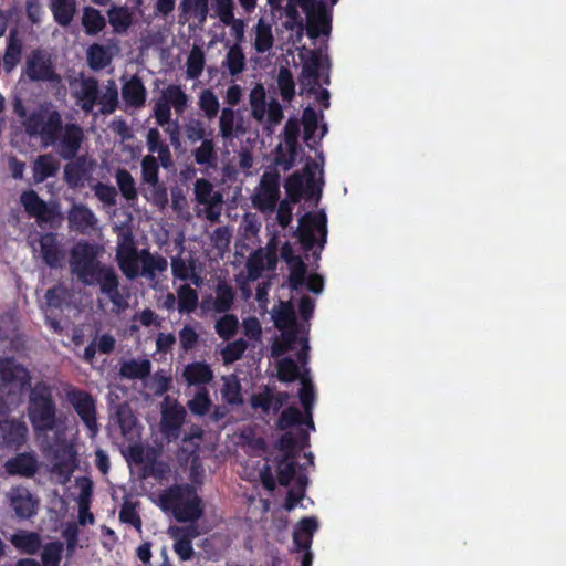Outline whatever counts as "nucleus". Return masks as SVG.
I'll return each instance as SVG.
<instances>
[{"label": "nucleus", "instance_id": "obj_1", "mask_svg": "<svg viewBox=\"0 0 566 566\" xmlns=\"http://www.w3.org/2000/svg\"><path fill=\"white\" fill-rule=\"evenodd\" d=\"M97 245L80 240L70 251L71 272L84 285H98L102 294L106 295L112 304L118 308H125L127 302L119 291V280L111 265L103 264L98 260Z\"/></svg>", "mask_w": 566, "mask_h": 566}, {"label": "nucleus", "instance_id": "obj_2", "mask_svg": "<svg viewBox=\"0 0 566 566\" xmlns=\"http://www.w3.org/2000/svg\"><path fill=\"white\" fill-rule=\"evenodd\" d=\"M25 133L30 137H40L46 146H53L64 160L78 156L85 139L84 130L77 123L63 125L57 109L40 108L32 112L25 122Z\"/></svg>", "mask_w": 566, "mask_h": 566}, {"label": "nucleus", "instance_id": "obj_3", "mask_svg": "<svg viewBox=\"0 0 566 566\" xmlns=\"http://www.w3.org/2000/svg\"><path fill=\"white\" fill-rule=\"evenodd\" d=\"M27 415L35 434L54 431L59 424L57 406L52 387L45 381H38L29 388Z\"/></svg>", "mask_w": 566, "mask_h": 566}, {"label": "nucleus", "instance_id": "obj_4", "mask_svg": "<svg viewBox=\"0 0 566 566\" xmlns=\"http://www.w3.org/2000/svg\"><path fill=\"white\" fill-rule=\"evenodd\" d=\"M159 504L164 512H170L180 523H193L203 514L202 500L188 483L174 484L164 490L159 494Z\"/></svg>", "mask_w": 566, "mask_h": 566}, {"label": "nucleus", "instance_id": "obj_5", "mask_svg": "<svg viewBox=\"0 0 566 566\" xmlns=\"http://www.w3.org/2000/svg\"><path fill=\"white\" fill-rule=\"evenodd\" d=\"M314 231L319 233L318 245L322 250L327 240V217L323 210L317 213L306 212L298 220V228L294 234L298 238L304 252L311 251L316 244ZM313 255L318 259L321 251H314Z\"/></svg>", "mask_w": 566, "mask_h": 566}, {"label": "nucleus", "instance_id": "obj_6", "mask_svg": "<svg viewBox=\"0 0 566 566\" xmlns=\"http://www.w3.org/2000/svg\"><path fill=\"white\" fill-rule=\"evenodd\" d=\"M65 398L87 429L88 436L94 438L99 430L94 397L88 391L70 385L65 389Z\"/></svg>", "mask_w": 566, "mask_h": 566}, {"label": "nucleus", "instance_id": "obj_7", "mask_svg": "<svg viewBox=\"0 0 566 566\" xmlns=\"http://www.w3.org/2000/svg\"><path fill=\"white\" fill-rule=\"evenodd\" d=\"M30 387L31 375L28 368L14 357H0V394L23 391Z\"/></svg>", "mask_w": 566, "mask_h": 566}, {"label": "nucleus", "instance_id": "obj_8", "mask_svg": "<svg viewBox=\"0 0 566 566\" xmlns=\"http://www.w3.org/2000/svg\"><path fill=\"white\" fill-rule=\"evenodd\" d=\"M306 15V35H329L332 31V13L324 0L312 2L302 8Z\"/></svg>", "mask_w": 566, "mask_h": 566}, {"label": "nucleus", "instance_id": "obj_9", "mask_svg": "<svg viewBox=\"0 0 566 566\" xmlns=\"http://www.w3.org/2000/svg\"><path fill=\"white\" fill-rule=\"evenodd\" d=\"M24 73L32 82H53L59 80L50 55L40 49L33 50L28 56Z\"/></svg>", "mask_w": 566, "mask_h": 566}, {"label": "nucleus", "instance_id": "obj_10", "mask_svg": "<svg viewBox=\"0 0 566 566\" xmlns=\"http://www.w3.org/2000/svg\"><path fill=\"white\" fill-rule=\"evenodd\" d=\"M303 62L300 76V85L302 91L307 94H314L319 84V70L323 64V57L319 51L310 50L300 54Z\"/></svg>", "mask_w": 566, "mask_h": 566}, {"label": "nucleus", "instance_id": "obj_11", "mask_svg": "<svg viewBox=\"0 0 566 566\" xmlns=\"http://www.w3.org/2000/svg\"><path fill=\"white\" fill-rule=\"evenodd\" d=\"M95 160L87 154L76 156L64 166V180L72 189L83 188L91 179L95 168Z\"/></svg>", "mask_w": 566, "mask_h": 566}, {"label": "nucleus", "instance_id": "obj_12", "mask_svg": "<svg viewBox=\"0 0 566 566\" xmlns=\"http://www.w3.org/2000/svg\"><path fill=\"white\" fill-rule=\"evenodd\" d=\"M20 202L28 216L35 218L39 224L48 223L56 216V207L49 206L33 189L23 191Z\"/></svg>", "mask_w": 566, "mask_h": 566}, {"label": "nucleus", "instance_id": "obj_13", "mask_svg": "<svg viewBox=\"0 0 566 566\" xmlns=\"http://www.w3.org/2000/svg\"><path fill=\"white\" fill-rule=\"evenodd\" d=\"M170 537L175 541L174 551L182 562L193 558L195 551L192 541L199 536L196 525L175 526L169 530Z\"/></svg>", "mask_w": 566, "mask_h": 566}, {"label": "nucleus", "instance_id": "obj_14", "mask_svg": "<svg viewBox=\"0 0 566 566\" xmlns=\"http://www.w3.org/2000/svg\"><path fill=\"white\" fill-rule=\"evenodd\" d=\"M39 244L43 262L51 269L62 268L65 252L61 247L57 234L53 232L42 234Z\"/></svg>", "mask_w": 566, "mask_h": 566}, {"label": "nucleus", "instance_id": "obj_15", "mask_svg": "<svg viewBox=\"0 0 566 566\" xmlns=\"http://www.w3.org/2000/svg\"><path fill=\"white\" fill-rule=\"evenodd\" d=\"M10 507L20 520H27L36 514L38 502L25 488H13L8 493Z\"/></svg>", "mask_w": 566, "mask_h": 566}, {"label": "nucleus", "instance_id": "obj_16", "mask_svg": "<svg viewBox=\"0 0 566 566\" xmlns=\"http://www.w3.org/2000/svg\"><path fill=\"white\" fill-rule=\"evenodd\" d=\"M69 226L78 233H86L97 224V218L94 212L85 205H74L67 216Z\"/></svg>", "mask_w": 566, "mask_h": 566}, {"label": "nucleus", "instance_id": "obj_17", "mask_svg": "<svg viewBox=\"0 0 566 566\" xmlns=\"http://www.w3.org/2000/svg\"><path fill=\"white\" fill-rule=\"evenodd\" d=\"M4 469L9 475L31 478L36 473L39 464L33 454L19 453L7 460Z\"/></svg>", "mask_w": 566, "mask_h": 566}, {"label": "nucleus", "instance_id": "obj_18", "mask_svg": "<svg viewBox=\"0 0 566 566\" xmlns=\"http://www.w3.org/2000/svg\"><path fill=\"white\" fill-rule=\"evenodd\" d=\"M146 97L147 91L139 76L133 75L123 84L122 98L127 107H143L146 103Z\"/></svg>", "mask_w": 566, "mask_h": 566}, {"label": "nucleus", "instance_id": "obj_19", "mask_svg": "<svg viewBox=\"0 0 566 566\" xmlns=\"http://www.w3.org/2000/svg\"><path fill=\"white\" fill-rule=\"evenodd\" d=\"M146 146L149 155L155 153L158 154L156 157L161 167L165 169H169L174 166V159L170 151V147L161 139L160 132L157 128H149L146 135Z\"/></svg>", "mask_w": 566, "mask_h": 566}, {"label": "nucleus", "instance_id": "obj_20", "mask_svg": "<svg viewBox=\"0 0 566 566\" xmlns=\"http://www.w3.org/2000/svg\"><path fill=\"white\" fill-rule=\"evenodd\" d=\"M60 170V161L51 154L39 155L32 164L33 182H44L48 178L55 177Z\"/></svg>", "mask_w": 566, "mask_h": 566}, {"label": "nucleus", "instance_id": "obj_21", "mask_svg": "<svg viewBox=\"0 0 566 566\" xmlns=\"http://www.w3.org/2000/svg\"><path fill=\"white\" fill-rule=\"evenodd\" d=\"M140 275L147 280H155L157 273L166 272L168 269V261L163 255L153 254L148 249L140 250Z\"/></svg>", "mask_w": 566, "mask_h": 566}, {"label": "nucleus", "instance_id": "obj_22", "mask_svg": "<svg viewBox=\"0 0 566 566\" xmlns=\"http://www.w3.org/2000/svg\"><path fill=\"white\" fill-rule=\"evenodd\" d=\"M10 542L18 551L27 555L36 554L42 546L40 534L30 531H19L14 533L11 535Z\"/></svg>", "mask_w": 566, "mask_h": 566}, {"label": "nucleus", "instance_id": "obj_23", "mask_svg": "<svg viewBox=\"0 0 566 566\" xmlns=\"http://www.w3.org/2000/svg\"><path fill=\"white\" fill-rule=\"evenodd\" d=\"M182 376L190 386L207 385L212 380L213 371L205 361H195L185 367Z\"/></svg>", "mask_w": 566, "mask_h": 566}, {"label": "nucleus", "instance_id": "obj_24", "mask_svg": "<svg viewBox=\"0 0 566 566\" xmlns=\"http://www.w3.org/2000/svg\"><path fill=\"white\" fill-rule=\"evenodd\" d=\"M151 363L149 359H129L123 361L119 368V375L126 379H144L149 376Z\"/></svg>", "mask_w": 566, "mask_h": 566}, {"label": "nucleus", "instance_id": "obj_25", "mask_svg": "<svg viewBox=\"0 0 566 566\" xmlns=\"http://www.w3.org/2000/svg\"><path fill=\"white\" fill-rule=\"evenodd\" d=\"M99 91H98V82L94 77H87L82 81L81 90L78 94V98L81 101V108L85 113H90L93 111L94 106L97 104Z\"/></svg>", "mask_w": 566, "mask_h": 566}, {"label": "nucleus", "instance_id": "obj_26", "mask_svg": "<svg viewBox=\"0 0 566 566\" xmlns=\"http://www.w3.org/2000/svg\"><path fill=\"white\" fill-rule=\"evenodd\" d=\"M54 20L62 27L69 25L76 11V0H50Z\"/></svg>", "mask_w": 566, "mask_h": 566}, {"label": "nucleus", "instance_id": "obj_27", "mask_svg": "<svg viewBox=\"0 0 566 566\" xmlns=\"http://www.w3.org/2000/svg\"><path fill=\"white\" fill-rule=\"evenodd\" d=\"M198 293L189 284H181L177 289V310L180 314H190L198 307Z\"/></svg>", "mask_w": 566, "mask_h": 566}, {"label": "nucleus", "instance_id": "obj_28", "mask_svg": "<svg viewBox=\"0 0 566 566\" xmlns=\"http://www.w3.org/2000/svg\"><path fill=\"white\" fill-rule=\"evenodd\" d=\"M108 22L116 33H124L133 22L132 12L127 7L112 6L107 11Z\"/></svg>", "mask_w": 566, "mask_h": 566}, {"label": "nucleus", "instance_id": "obj_29", "mask_svg": "<svg viewBox=\"0 0 566 566\" xmlns=\"http://www.w3.org/2000/svg\"><path fill=\"white\" fill-rule=\"evenodd\" d=\"M196 164L207 167H216L218 157L216 145L212 138L201 142V145L192 151Z\"/></svg>", "mask_w": 566, "mask_h": 566}, {"label": "nucleus", "instance_id": "obj_30", "mask_svg": "<svg viewBox=\"0 0 566 566\" xmlns=\"http://www.w3.org/2000/svg\"><path fill=\"white\" fill-rule=\"evenodd\" d=\"M235 293L231 285L226 282L218 283L213 308L217 313H228L234 302Z\"/></svg>", "mask_w": 566, "mask_h": 566}, {"label": "nucleus", "instance_id": "obj_31", "mask_svg": "<svg viewBox=\"0 0 566 566\" xmlns=\"http://www.w3.org/2000/svg\"><path fill=\"white\" fill-rule=\"evenodd\" d=\"M82 24L88 35H95L106 25L105 17L93 7H85L83 10Z\"/></svg>", "mask_w": 566, "mask_h": 566}, {"label": "nucleus", "instance_id": "obj_32", "mask_svg": "<svg viewBox=\"0 0 566 566\" xmlns=\"http://www.w3.org/2000/svg\"><path fill=\"white\" fill-rule=\"evenodd\" d=\"M8 44L3 55V69L10 73L21 61L23 42L22 38H8Z\"/></svg>", "mask_w": 566, "mask_h": 566}, {"label": "nucleus", "instance_id": "obj_33", "mask_svg": "<svg viewBox=\"0 0 566 566\" xmlns=\"http://www.w3.org/2000/svg\"><path fill=\"white\" fill-rule=\"evenodd\" d=\"M285 146L286 150L283 149L281 144L276 147L274 163L282 167L284 171H287L295 165V161L301 151V147L298 142H295L292 145L285 144Z\"/></svg>", "mask_w": 566, "mask_h": 566}, {"label": "nucleus", "instance_id": "obj_34", "mask_svg": "<svg viewBox=\"0 0 566 566\" xmlns=\"http://www.w3.org/2000/svg\"><path fill=\"white\" fill-rule=\"evenodd\" d=\"M163 99L172 106L177 114H182L188 104V95L178 85H169L163 93Z\"/></svg>", "mask_w": 566, "mask_h": 566}, {"label": "nucleus", "instance_id": "obj_35", "mask_svg": "<svg viewBox=\"0 0 566 566\" xmlns=\"http://www.w3.org/2000/svg\"><path fill=\"white\" fill-rule=\"evenodd\" d=\"M117 187L127 201L137 199V189L132 174L127 169H118L115 175Z\"/></svg>", "mask_w": 566, "mask_h": 566}, {"label": "nucleus", "instance_id": "obj_36", "mask_svg": "<svg viewBox=\"0 0 566 566\" xmlns=\"http://www.w3.org/2000/svg\"><path fill=\"white\" fill-rule=\"evenodd\" d=\"M323 118V114H318L312 106H306L303 111L302 122L304 128V140L310 148V142L314 138L315 132L318 128V122Z\"/></svg>", "mask_w": 566, "mask_h": 566}, {"label": "nucleus", "instance_id": "obj_37", "mask_svg": "<svg viewBox=\"0 0 566 566\" xmlns=\"http://www.w3.org/2000/svg\"><path fill=\"white\" fill-rule=\"evenodd\" d=\"M250 105L252 117L262 120L266 113L265 90L262 84H256L250 92Z\"/></svg>", "mask_w": 566, "mask_h": 566}, {"label": "nucleus", "instance_id": "obj_38", "mask_svg": "<svg viewBox=\"0 0 566 566\" xmlns=\"http://www.w3.org/2000/svg\"><path fill=\"white\" fill-rule=\"evenodd\" d=\"M138 502L125 500L119 510V521L124 524L132 525L138 533L142 532L143 522L137 512Z\"/></svg>", "mask_w": 566, "mask_h": 566}, {"label": "nucleus", "instance_id": "obj_39", "mask_svg": "<svg viewBox=\"0 0 566 566\" xmlns=\"http://www.w3.org/2000/svg\"><path fill=\"white\" fill-rule=\"evenodd\" d=\"M318 528V522L316 517H303L296 525L293 532V542H297L301 535H305L306 543L303 547L311 548L313 542V535Z\"/></svg>", "mask_w": 566, "mask_h": 566}, {"label": "nucleus", "instance_id": "obj_40", "mask_svg": "<svg viewBox=\"0 0 566 566\" xmlns=\"http://www.w3.org/2000/svg\"><path fill=\"white\" fill-rule=\"evenodd\" d=\"M239 321L234 314L224 313L214 325L216 333L220 338L230 340L238 332Z\"/></svg>", "mask_w": 566, "mask_h": 566}, {"label": "nucleus", "instance_id": "obj_41", "mask_svg": "<svg viewBox=\"0 0 566 566\" xmlns=\"http://www.w3.org/2000/svg\"><path fill=\"white\" fill-rule=\"evenodd\" d=\"M198 106L208 119L214 118L220 109L219 99L210 88L201 91L198 99Z\"/></svg>", "mask_w": 566, "mask_h": 566}, {"label": "nucleus", "instance_id": "obj_42", "mask_svg": "<svg viewBox=\"0 0 566 566\" xmlns=\"http://www.w3.org/2000/svg\"><path fill=\"white\" fill-rule=\"evenodd\" d=\"M142 180L147 185H155L159 181V160L154 155H146L142 163Z\"/></svg>", "mask_w": 566, "mask_h": 566}, {"label": "nucleus", "instance_id": "obj_43", "mask_svg": "<svg viewBox=\"0 0 566 566\" xmlns=\"http://www.w3.org/2000/svg\"><path fill=\"white\" fill-rule=\"evenodd\" d=\"M280 199V191L261 189L253 197V206L261 212H273L276 209Z\"/></svg>", "mask_w": 566, "mask_h": 566}, {"label": "nucleus", "instance_id": "obj_44", "mask_svg": "<svg viewBox=\"0 0 566 566\" xmlns=\"http://www.w3.org/2000/svg\"><path fill=\"white\" fill-rule=\"evenodd\" d=\"M277 379L282 382H293L296 379L301 380L303 375H300V369L296 363L291 357L282 358L277 365Z\"/></svg>", "mask_w": 566, "mask_h": 566}, {"label": "nucleus", "instance_id": "obj_45", "mask_svg": "<svg viewBox=\"0 0 566 566\" xmlns=\"http://www.w3.org/2000/svg\"><path fill=\"white\" fill-rule=\"evenodd\" d=\"M298 398L303 407L304 413L310 415V411H313V407L315 403V388L312 380L307 377V375H303L301 377V388L298 391Z\"/></svg>", "mask_w": 566, "mask_h": 566}, {"label": "nucleus", "instance_id": "obj_46", "mask_svg": "<svg viewBox=\"0 0 566 566\" xmlns=\"http://www.w3.org/2000/svg\"><path fill=\"white\" fill-rule=\"evenodd\" d=\"M277 86L283 101L291 102L295 95V83L292 72L282 66L277 75Z\"/></svg>", "mask_w": 566, "mask_h": 566}, {"label": "nucleus", "instance_id": "obj_47", "mask_svg": "<svg viewBox=\"0 0 566 566\" xmlns=\"http://www.w3.org/2000/svg\"><path fill=\"white\" fill-rule=\"evenodd\" d=\"M87 61L92 70L99 71L111 63L112 57L102 45L93 44L87 51Z\"/></svg>", "mask_w": 566, "mask_h": 566}, {"label": "nucleus", "instance_id": "obj_48", "mask_svg": "<svg viewBox=\"0 0 566 566\" xmlns=\"http://www.w3.org/2000/svg\"><path fill=\"white\" fill-rule=\"evenodd\" d=\"M290 270L289 287L292 291H297L305 282L307 265L302 258L287 264Z\"/></svg>", "mask_w": 566, "mask_h": 566}, {"label": "nucleus", "instance_id": "obj_49", "mask_svg": "<svg viewBox=\"0 0 566 566\" xmlns=\"http://www.w3.org/2000/svg\"><path fill=\"white\" fill-rule=\"evenodd\" d=\"M97 103L101 105L99 113L108 115L115 112L118 105V92L115 83L109 82L106 91L99 96Z\"/></svg>", "mask_w": 566, "mask_h": 566}, {"label": "nucleus", "instance_id": "obj_50", "mask_svg": "<svg viewBox=\"0 0 566 566\" xmlns=\"http://www.w3.org/2000/svg\"><path fill=\"white\" fill-rule=\"evenodd\" d=\"M303 422L304 412H301L300 409L295 406H290L282 410L276 421V428L279 430H286L296 424H303Z\"/></svg>", "mask_w": 566, "mask_h": 566}, {"label": "nucleus", "instance_id": "obj_51", "mask_svg": "<svg viewBox=\"0 0 566 566\" xmlns=\"http://www.w3.org/2000/svg\"><path fill=\"white\" fill-rule=\"evenodd\" d=\"M297 463L294 458L281 457L277 459V481L282 486L291 484L296 473Z\"/></svg>", "mask_w": 566, "mask_h": 566}, {"label": "nucleus", "instance_id": "obj_52", "mask_svg": "<svg viewBox=\"0 0 566 566\" xmlns=\"http://www.w3.org/2000/svg\"><path fill=\"white\" fill-rule=\"evenodd\" d=\"M221 395L224 401L229 405H241L243 402L241 395V385L239 380L232 376L226 378L221 388Z\"/></svg>", "mask_w": 566, "mask_h": 566}, {"label": "nucleus", "instance_id": "obj_53", "mask_svg": "<svg viewBox=\"0 0 566 566\" xmlns=\"http://www.w3.org/2000/svg\"><path fill=\"white\" fill-rule=\"evenodd\" d=\"M284 188L287 195V198L293 203L300 202L303 192H304V178L300 172H293L289 176L284 182Z\"/></svg>", "mask_w": 566, "mask_h": 566}, {"label": "nucleus", "instance_id": "obj_54", "mask_svg": "<svg viewBox=\"0 0 566 566\" xmlns=\"http://www.w3.org/2000/svg\"><path fill=\"white\" fill-rule=\"evenodd\" d=\"M247 348L248 343L243 338L228 343L221 350L223 363L228 365L241 359Z\"/></svg>", "mask_w": 566, "mask_h": 566}, {"label": "nucleus", "instance_id": "obj_55", "mask_svg": "<svg viewBox=\"0 0 566 566\" xmlns=\"http://www.w3.org/2000/svg\"><path fill=\"white\" fill-rule=\"evenodd\" d=\"M189 410L197 416H205L211 407V399L207 388H200L188 403Z\"/></svg>", "mask_w": 566, "mask_h": 566}, {"label": "nucleus", "instance_id": "obj_56", "mask_svg": "<svg viewBox=\"0 0 566 566\" xmlns=\"http://www.w3.org/2000/svg\"><path fill=\"white\" fill-rule=\"evenodd\" d=\"M209 0H181L180 8L184 12H191L200 23L205 22L209 12Z\"/></svg>", "mask_w": 566, "mask_h": 566}, {"label": "nucleus", "instance_id": "obj_57", "mask_svg": "<svg viewBox=\"0 0 566 566\" xmlns=\"http://www.w3.org/2000/svg\"><path fill=\"white\" fill-rule=\"evenodd\" d=\"M63 544L61 542L48 543L41 553L43 566H59L62 559Z\"/></svg>", "mask_w": 566, "mask_h": 566}, {"label": "nucleus", "instance_id": "obj_58", "mask_svg": "<svg viewBox=\"0 0 566 566\" xmlns=\"http://www.w3.org/2000/svg\"><path fill=\"white\" fill-rule=\"evenodd\" d=\"M203 66H205V55H203L202 50L196 43L195 46L192 48V50L190 51L188 60H187L188 76L191 78L198 77L202 73Z\"/></svg>", "mask_w": 566, "mask_h": 566}, {"label": "nucleus", "instance_id": "obj_59", "mask_svg": "<svg viewBox=\"0 0 566 566\" xmlns=\"http://www.w3.org/2000/svg\"><path fill=\"white\" fill-rule=\"evenodd\" d=\"M235 112L232 107H223L219 117V133L223 139H230L234 133Z\"/></svg>", "mask_w": 566, "mask_h": 566}, {"label": "nucleus", "instance_id": "obj_60", "mask_svg": "<svg viewBox=\"0 0 566 566\" xmlns=\"http://www.w3.org/2000/svg\"><path fill=\"white\" fill-rule=\"evenodd\" d=\"M275 324L280 329L296 327L295 310L291 302L281 303V310L276 315Z\"/></svg>", "mask_w": 566, "mask_h": 566}, {"label": "nucleus", "instance_id": "obj_61", "mask_svg": "<svg viewBox=\"0 0 566 566\" xmlns=\"http://www.w3.org/2000/svg\"><path fill=\"white\" fill-rule=\"evenodd\" d=\"M149 186L151 189L149 193L144 195L145 198L158 209H165L168 205V193L165 185L160 181H157V184Z\"/></svg>", "mask_w": 566, "mask_h": 566}, {"label": "nucleus", "instance_id": "obj_62", "mask_svg": "<svg viewBox=\"0 0 566 566\" xmlns=\"http://www.w3.org/2000/svg\"><path fill=\"white\" fill-rule=\"evenodd\" d=\"M185 134L191 144L207 139L205 125L197 118H191L185 124Z\"/></svg>", "mask_w": 566, "mask_h": 566}, {"label": "nucleus", "instance_id": "obj_63", "mask_svg": "<svg viewBox=\"0 0 566 566\" xmlns=\"http://www.w3.org/2000/svg\"><path fill=\"white\" fill-rule=\"evenodd\" d=\"M233 9V0H214L216 14L226 25H231L234 23Z\"/></svg>", "mask_w": 566, "mask_h": 566}, {"label": "nucleus", "instance_id": "obj_64", "mask_svg": "<svg viewBox=\"0 0 566 566\" xmlns=\"http://www.w3.org/2000/svg\"><path fill=\"white\" fill-rule=\"evenodd\" d=\"M212 191H213V187L209 180H207L205 178H200V179L196 180L195 196H196V200L200 205H210L212 202Z\"/></svg>", "mask_w": 566, "mask_h": 566}]
</instances>
